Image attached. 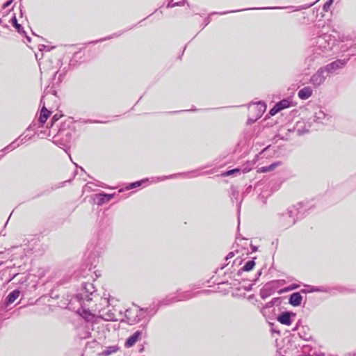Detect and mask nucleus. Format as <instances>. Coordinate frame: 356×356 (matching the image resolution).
<instances>
[{
	"mask_svg": "<svg viewBox=\"0 0 356 356\" xmlns=\"http://www.w3.org/2000/svg\"><path fill=\"white\" fill-rule=\"evenodd\" d=\"M291 314L289 312H284L278 316L277 321L282 324L289 325L291 323ZM292 315L295 316L293 314Z\"/></svg>",
	"mask_w": 356,
	"mask_h": 356,
	"instance_id": "1a4fd4ad",
	"label": "nucleus"
},
{
	"mask_svg": "<svg viewBox=\"0 0 356 356\" xmlns=\"http://www.w3.org/2000/svg\"><path fill=\"white\" fill-rule=\"evenodd\" d=\"M280 111L279 108L275 104V106L270 109L269 113L270 115H275L276 113H277Z\"/></svg>",
	"mask_w": 356,
	"mask_h": 356,
	"instance_id": "aec40b11",
	"label": "nucleus"
},
{
	"mask_svg": "<svg viewBox=\"0 0 356 356\" xmlns=\"http://www.w3.org/2000/svg\"><path fill=\"white\" fill-rule=\"evenodd\" d=\"M12 3V0L10 1H8L7 2H6L4 4H3V8H6V7H8Z\"/></svg>",
	"mask_w": 356,
	"mask_h": 356,
	"instance_id": "5701e85b",
	"label": "nucleus"
},
{
	"mask_svg": "<svg viewBox=\"0 0 356 356\" xmlns=\"http://www.w3.org/2000/svg\"><path fill=\"white\" fill-rule=\"evenodd\" d=\"M142 335L141 331H136L131 336H130L125 342V346L130 348L133 346L136 341L140 338Z\"/></svg>",
	"mask_w": 356,
	"mask_h": 356,
	"instance_id": "0eeeda50",
	"label": "nucleus"
},
{
	"mask_svg": "<svg viewBox=\"0 0 356 356\" xmlns=\"http://www.w3.org/2000/svg\"><path fill=\"white\" fill-rule=\"evenodd\" d=\"M79 314L88 321H96L98 316H96L94 314L91 313L89 310L81 308L79 310Z\"/></svg>",
	"mask_w": 356,
	"mask_h": 356,
	"instance_id": "423d86ee",
	"label": "nucleus"
},
{
	"mask_svg": "<svg viewBox=\"0 0 356 356\" xmlns=\"http://www.w3.org/2000/svg\"><path fill=\"white\" fill-rule=\"evenodd\" d=\"M50 112L45 108L44 106H42L40 115L39 118L40 122L43 124L47 120L48 117L49 116Z\"/></svg>",
	"mask_w": 356,
	"mask_h": 356,
	"instance_id": "ddd939ff",
	"label": "nucleus"
},
{
	"mask_svg": "<svg viewBox=\"0 0 356 356\" xmlns=\"http://www.w3.org/2000/svg\"><path fill=\"white\" fill-rule=\"evenodd\" d=\"M319 291L318 289H312L310 291Z\"/></svg>",
	"mask_w": 356,
	"mask_h": 356,
	"instance_id": "cd10ccee",
	"label": "nucleus"
},
{
	"mask_svg": "<svg viewBox=\"0 0 356 356\" xmlns=\"http://www.w3.org/2000/svg\"><path fill=\"white\" fill-rule=\"evenodd\" d=\"M266 106L264 102H258L252 103L249 106V111L252 115L248 119L249 123L254 122L257 119L261 117L263 113L266 111Z\"/></svg>",
	"mask_w": 356,
	"mask_h": 356,
	"instance_id": "f03ea898",
	"label": "nucleus"
},
{
	"mask_svg": "<svg viewBox=\"0 0 356 356\" xmlns=\"http://www.w3.org/2000/svg\"><path fill=\"white\" fill-rule=\"evenodd\" d=\"M111 301H113V299H111V295L108 293L104 292L101 298L99 305H96L95 311H98V318H101L107 321H115L118 320L117 315L115 312V311L113 308L108 309L106 311V309L102 307L106 306L108 307L111 305Z\"/></svg>",
	"mask_w": 356,
	"mask_h": 356,
	"instance_id": "f257e3e1",
	"label": "nucleus"
},
{
	"mask_svg": "<svg viewBox=\"0 0 356 356\" xmlns=\"http://www.w3.org/2000/svg\"><path fill=\"white\" fill-rule=\"evenodd\" d=\"M234 257V254L233 252H230L228 254V255L227 256L226 259H228L229 258H232Z\"/></svg>",
	"mask_w": 356,
	"mask_h": 356,
	"instance_id": "b1692460",
	"label": "nucleus"
},
{
	"mask_svg": "<svg viewBox=\"0 0 356 356\" xmlns=\"http://www.w3.org/2000/svg\"><path fill=\"white\" fill-rule=\"evenodd\" d=\"M344 65V61L339 60L327 65L325 68L327 72H333L336 70L341 68Z\"/></svg>",
	"mask_w": 356,
	"mask_h": 356,
	"instance_id": "6e6552de",
	"label": "nucleus"
},
{
	"mask_svg": "<svg viewBox=\"0 0 356 356\" xmlns=\"http://www.w3.org/2000/svg\"><path fill=\"white\" fill-rule=\"evenodd\" d=\"M44 45H42V48H40V50L44 49Z\"/></svg>",
	"mask_w": 356,
	"mask_h": 356,
	"instance_id": "c756f323",
	"label": "nucleus"
},
{
	"mask_svg": "<svg viewBox=\"0 0 356 356\" xmlns=\"http://www.w3.org/2000/svg\"><path fill=\"white\" fill-rule=\"evenodd\" d=\"M316 356H325V355L323 353H320L319 354H317Z\"/></svg>",
	"mask_w": 356,
	"mask_h": 356,
	"instance_id": "393cba45",
	"label": "nucleus"
},
{
	"mask_svg": "<svg viewBox=\"0 0 356 356\" xmlns=\"http://www.w3.org/2000/svg\"><path fill=\"white\" fill-rule=\"evenodd\" d=\"M99 196L101 197L99 199L101 203L108 202L113 197V194H100Z\"/></svg>",
	"mask_w": 356,
	"mask_h": 356,
	"instance_id": "dca6fc26",
	"label": "nucleus"
},
{
	"mask_svg": "<svg viewBox=\"0 0 356 356\" xmlns=\"http://www.w3.org/2000/svg\"><path fill=\"white\" fill-rule=\"evenodd\" d=\"M291 102L288 99H283L276 104L280 111L290 106Z\"/></svg>",
	"mask_w": 356,
	"mask_h": 356,
	"instance_id": "2eb2a0df",
	"label": "nucleus"
},
{
	"mask_svg": "<svg viewBox=\"0 0 356 356\" xmlns=\"http://www.w3.org/2000/svg\"><path fill=\"white\" fill-rule=\"evenodd\" d=\"M239 171H240V170H239V169L236 168V169L231 170H229V171L226 172L224 174V175H225V176H229V175H233V174H234V173H236V172H238Z\"/></svg>",
	"mask_w": 356,
	"mask_h": 356,
	"instance_id": "412c9836",
	"label": "nucleus"
},
{
	"mask_svg": "<svg viewBox=\"0 0 356 356\" xmlns=\"http://www.w3.org/2000/svg\"><path fill=\"white\" fill-rule=\"evenodd\" d=\"M58 120V118L56 117V115H55L54 117H53V120L56 121Z\"/></svg>",
	"mask_w": 356,
	"mask_h": 356,
	"instance_id": "a878e982",
	"label": "nucleus"
},
{
	"mask_svg": "<svg viewBox=\"0 0 356 356\" xmlns=\"http://www.w3.org/2000/svg\"><path fill=\"white\" fill-rule=\"evenodd\" d=\"M20 291L17 289L13 291L6 297V302L7 305H10L14 302L19 296Z\"/></svg>",
	"mask_w": 356,
	"mask_h": 356,
	"instance_id": "f8f14e48",
	"label": "nucleus"
},
{
	"mask_svg": "<svg viewBox=\"0 0 356 356\" xmlns=\"http://www.w3.org/2000/svg\"><path fill=\"white\" fill-rule=\"evenodd\" d=\"M44 45H42V48H40V50L44 49Z\"/></svg>",
	"mask_w": 356,
	"mask_h": 356,
	"instance_id": "c85d7f7f",
	"label": "nucleus"
},
{
	"mask_svg": "<svg viewBox=\"0 0 356 356\" xmlns=\"http://www.w3.org/2000/svg\"><path fill=\"white\" fill-rule=\"evenodd\" d=\"M44 45H42V48H40V50L44 49Z\"/></svg>",
	"mask_w": 356,
	"mask_h": 356,
	"instance_id": "7c9ffc66",
	"label": "nucleus"
},
{
	"mask_svg": "<svg viewBox=\"0 0 356 356\" xmlns=\"http://www.w3.org/2000/svg\"><path fill=\"white\" fill-rule=\"evenodd\" d=\"M70 142V134L67 133L64 134L62 132L58 134L54 138V143L58 145H63L65 146L67 143Z\"/></svg>",
	"mask_w": 356,
	"mask_h": 356,
	"instance_id": "39448f33",
	"label": "nucleus"
},
{
	"mask_svg": "<svg viewBox=\"0 0 356 356\" xmlns=\"http://www.w3.org/2000/svg\"><path fill=\"white\" fill-rule=\"evenodd\" d=\"M255 265V262L253 260L248 261L245 266L243 267V270L245 271H250L252 270Z\"/></svg>",
	"mask_w": 356,
	"mask_h": 356,
	"instance_id": "f3484780",
	"label": "nucleus"
},
{
	"mask_svg": "<svg viewBox=\"0 0 356 356\" xmlns=\"http://www.w3.org/2000/svg\"><path fill=\"white\" fill-rule=\"evenodd\" d=\"M13 146V144H10V145L8 147H7L6 148L8 149L10 147H12V149H14L15 147H12Z\"/></svg>",
	"mask_w": 356,
	"mask_h": 356,
	"instance_id": "bb28decb",
	"label": "nucleus"
},
{
	"mask_svg": "<svg viewBox=\"0 0 356 356\" xmlns=\"http://www.w3.org/2000/svg\"><path fill=\"white\" fill-rule=\"evenodd\" d=\"M312 95V89L309 87H305L298 92V97L301 99H307Z\"/></svg>",
	"mask_w": 356,
	"mask_h": 356,
	"instance_id": "9b49d317",
	"label": "nucleus"
},
{
	"mask_svg": "<svg viewBox=\"0 0 356 356\" xmlns=\"http://www.w3.org/2000/svg\"><path fill=\"white\" fill-rule=\"evenodd\" d=\"M316 44L321 49H331L334 44V40L330 35L324 34L318 38Z\"/></svg>",
	"mask_w": 356,
	"mask_h": 356,
	"instance_id": "7ed1b4c3",
	"label": "nucleus"
},
{
	"mask_svg": "<svg viewBox=\"0 0 356 356\" xmlns=\"http://www.w3.org/2000/svg\"><path fill=\"white\" fill-rule=\"evenodd\" d=\"M12 23L15 26L17 30L19 32L21 29V25L17 23V18L15 16H13L12 18Z\"/></svg>",
	"mask_w": 356,
	"mask_h": 356,
	"instance_id": "6ab92c4d",
	"label": "nucleus"
},
{
	"mask_svg": "<svg viewBox=\"0 0 356 356\" xmlns=\"http://www.w3.org/2000/svg\"><path fill=\"white\" fill-rule=\"evenodd\" d=\"M141 182L142 181H136V182H134V183H132L131 185H130V188H135L136 186H140V184H141Z\"/></svg>",
	"mask_w": 356,
	"mask_h": 356,
	"instance_id": "4be33fe9",
	"label": "nucleus"
},
{
	"mask_svg": "<svg viewBox=\"0 0 356 356\" xmlns=\"http://www.w3.org/2000/svg\"><path fill=\"white\" fill-rule=\"evenodd\" d=\"M302 296L299 293H293L290 296L289 303L293 306H299L302 302Z\"/></svg>",
	"mask_w": 356,
	"mask_h": 356,
	"instance_id": "9d476101",
	"label": "nucleus"
},
{
	"mask_svg": "<svg viewBox=\"0 0 356 356\" xmlns=\"http://www.w3.org/2000/svg\"><path fill=\"white\" fill-rule=\"evenodd\" d=\"M1 23V19H0V24Z\"/></svg>",
	"mask_w": 356,
	"mask_h": 356,
	"instance_id": "2f4dec72",
	"label": "nucleus"
},
{
	"mask_svg": "<svg viewBox=\"0 0 356 356\" xmlns=\"http://www.w3.org/2000/svg\"><path fill=\"white\" fill-rule=\"evenodd\" d=\"M280 162H275L272 163L268 166L261 167L257 170L258 172H268L274 170L278 165H280Z\"/></svg>",
	"mask_w": 356,
	"mask_h": 356,
	"instance_id": "4468645a",
	"label": "nucleus"
},
{
	"mask_svg": "<svg viewBox=\"0 0 356 356\" xmlns=\"http://www.w3.org/2000/svg\"><path fill=\"white\" fill-rule=\"evenodd\" d=\"M316 120L321 122H323V120L325 118H327V116L321 111H320L319 112L316 113Z\"/></svg>",
	"mask_w": 356,
	"mask_h": 356,
	"instance_id": "a211bd4d",
	"label": "nucleus"
},
{
	"mask_svg": "<svg viewBox=\"0 0 356 356\" xmlns=\"http://www.w3.org/2000/svg\"><path fill=\"white\" fill-rule=\"evenodd\" d=\"M325 72H326L325 67L318 70L317 72L312 76L311 83L316 86L322 84L325 79V76L323 74Z\"/></svg>",
	"mask_w": 356,
	"mask_h": 356,
	"instance_id": "20e7f679",
	"label": "nucleus"
}]
</instances>
